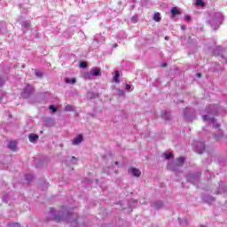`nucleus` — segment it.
<instances>
[{"label": "nucleus", "instance_id": "79ce46f5", "mask_svg": "<svg viewBox=\"0 0 227 227\" xmlns=\"http://www.w3.org/2000/svg\"><path fill=\"white\" fill-rule=\"evenodd\" d=\"M80 68H88V64L84 61H82L80 62V65H79Z\"/></svg>", "mask_w": 227, "mask_h": 227}, {"label": "nucleus", "instance_id": "3c124183", "mask_svg": "<svg viewBox=\"0 0 227 227\" xmlns=\"http://www.w3.org/2000/svg\"><path fill=\"white\" fill-rule=\"evenodd\" d=\"M181 29H182L183 31H185V29H187V27H185V25H183V26H181Z\"/></svg>", "mask_w": 227, "mask_h": 227}, {"label": "nucleus", "instance_id": "2eb2a0df", "mask_svg": "<svg viewBox=\"0 0 227 227\" xmlns=\"http://www.w3.org/2000/svg\"><path fill=\"white\" fill-rule=\"evenodd\" d=\"M79 159L75 156H72L71 158H67L65 160V164L67 166H72L74 164H76L78 162Z\"/></svg>", "mask_w": 227, "mask_h": 227}, {"label": "nucleus", "instance_id": "6e6d98bb", "mask_svg": "<svg viewBox=\"0 0 227 227\" xmlns=\"http://www.w3.org/2000/svg\"><path fill=\"white\" fill-rule=\"evenodd\" d=\"M114 48L118 47V43H115V44L114 45Z\"/></svg>", "mask_w": 227, "mask_h": 227}, {"label": "nucleus", "instance_id": "a878e982", "mask_svg": "<svg viewBox=\"0 0 227 227\" xmlns=\"http://www.w3.org/2000/svg\"><path fill=\"white\" fill-rule=\"evenodd\" d=\"M114 82H120V71L116 70L114 72V76L113 78Z\"/></svg>", "mask_w": 227, "mask_h": 227}, {"label": "nucleus", "instance_id": "a211bd4d", "mask_svg": "<svg viewBox=\"0 0 227 227\" xmlns=\"http://www.w3.org/2000/svg\"><path fill=\"white\" fill-rule=\"evenodd\" d=\"M40 137L35 133H30L28 134V139L30 143H33L34 145L36 144Z\"/></svg>", "mask_w": 227, "mask_h": 227}, {"label": "nucleus", "instance_id": "0eeeda50", "mask_svg": "<svg viewBox=\"0 0 227 227\" xmlns=\"http://www.w3.org/2000/svg\"><path fill=\"white\" fill-rule=\"evenodd\" d=\"M201 200L207 205H212V203H215V197L207 193H202Z\"/></svg>", "mask_w": 227, "mask_h": 227}, {"label": "nucleus", "instance_id": "0e129e2a", "mask_svg": "<svg viewBox=\"0 0 227 227\" xmlns=\"http://www.w3.org/2000/svg\"><path fill=\"white\" fill-rule=\"evenodd\" d=\"M184 223H187V220H184Z\"/></svg>", "mask_w": 227, "mask_h": 227}, {"label": "nucleus", "instance_id": "cd10ccee", "mask_svg": "<svg viewBox=\"0 0 227 227\" xmlns=\"http://www.w3.org/2000/svg\"><path fill=\"white\" fill-rule=\"evenodd\" d=\"M84 79L88 80V81H91V79H93V74L91 73V71L87 72L83 74Z\"/></svg>", "mask_w": 227, "mask_h": 227}, {"label": "nucleus", "instance_id": "39448f33", "mask_svg": "<svg viewBox=\"0 0 227 227\" xmlns=\"http://www.w3.org/2000/svg\"><path fill=\"white\" fill-rule=\"evenodd\" d=\"M182 168H184V166L176 161H172L168 165V169H169V171H173L176 175L182 173Z\"/></svg>", "mask_w": 227, "mask_h": 227}, {"label": "nucleus", "instance_id": "de8ad7c7", "mask_svg": "<svg viewBox=\"0 0 227 227\" xmlns=\"http://www.w3.org/2000/svg\"><path fill=\"white\" fill-rule=\"evenodd\" d=\"M184 20H185L186 22H189V21L192 20V18L191 16L185 14V15H184Z\"/></svg>", "mask_w": 227, "mask_h": 227}, {"label": "nucleus", "instance_id": "a19ab883", "mask_svg": "<svg viewBox=\"0 0 227 227\" xmlns=\"http://www.w3.org/2000/svg\"><path fill=\"white\" fill-rule=\"evenodd\" d=\"M129 207H132V205H137V200L130 199L129 200Z\"/></svg>", "mask_w": 227, "mask_h": 227}, {"label": "nucleus", "instance_id": "4c0bfd02", "mask_svg": "<svg viewBox=\"0 0 227 227\" xmlns=\"http://www.w3.org/2000/svg\"><path fill=\"white\" fill-rule=\"evenodd\" d=\"M25 180H27V182H28V184L31 182V180H33V176L31 174H27L25 176Z\"/></svg>", "mask_w": 227, "mask_h": 227}, {"label": "nucleus", "instance_id": "c03bdc74", "mask_svg": "<svg viewBox=\"0 0 227 227\" xmlns=\"http://www.w3.org/2000/svg\"><path fill=\"white\" fill-rule=\"evenodd\" d=\"M129 3L132 4L130 5L129 10H134V8H136V0H129Z\"/></svg>", "mask_w": 227, "mask_h": 227}, {"label": "nucleus", "instance_id": "4468645a", "mask_svg": "<svg viewBox=\"0 0 227 227\" xmlns=\"http://www.w3.org/2000/svg\"><path fill=\"white\" fill-rule=\"evenodd\" d=\"M128 173L129 175H132V176H136L137 178H139L141 176V170H139L137 168H130L128 169Z\"/></svg>", "mask_w": 227, "mask_h": 227}, {"label": "nucleus", "instance_id": "bf43d9fd", "mask_svg": "<svg viewBox=\"0 0 227 227\" xmlns=\"http://www.w3.org/2000/svg\"><path fill=\"white\" fill-rule=\"evenodd\" d=\"M225 63H226V65H227V57L225 58Z\"/></svg>", "mask_w": 227, "mask_h": 227}, {"label": "nucleus", "instance_id": "13d9d810", "mask_svg": "<svg viewBox=\"0 0 227 227\" xmlns=\"http://www.w3.org/2000/svg\"><path fill=\"white\" fill-rule=\"evenodd\" d=\"M119 10H123V6L120 7Z\"/></svg>", "mask_w": 227, "mask_h": 227}, {"label": "nucleus", "instance_id": "49530a36", "mask_svg": "<svg viewBox=\"0 0 227 227\" xmlns=\"http://www.w3.org/2000/svg\"><path fill=\"white\" fill-rule=\"evenodd\" d=\"M4 82H6V80L4 78L0 77V88H3L4 86Z\"/></svg>", "mask_w": 227, "mask_h": 227}, {"label": "nucleus", "instance_id": "338daca9", "mask_svg": "<svg viewBox=\"0 0 227 227\" xmlns=\"http://www.w3.org/2000/svg\"><path fill=\"white\" fill-rule=\"evenodd\" d=\"M22 68H25V67H24V66H22Z\"/></svg>", "mask_w": 227, "mask_h": 227}, {"label": "nucleus", "instance_id": "864d4df0", "mask_svg": "<svg viewBox=\"0 0 227 227\" xmlns=\"http://www.w3.org/2000/svg\"><path fill=\"white\" fill-rule=\"evenodd\" d=\"M196 77H199V78L201 77V73H197Z\"/></svg>", "mask_w": 227, "mask_h": 227}, {"label": "nucleus", "instance_id": "e433bc0d", "mask_svg": "<svg viewBox=\"0 0 227 227\" xmlns=\"http://www.w3.org/2000/svg\"><path fill=\"white\" fill-rule=\"evenodd\" d=\"M163 155H164L166 160H169L173 157V153H165Z\"/></svg>", "mask_w": 227, "mask_h": 227}, {"label": "nucleus", "instance_id": "7ed1b4c3", "mask_svg": "<svg viewBox=\"0 0 227 227\" xmlns=\"http://www.w3.org/2000/svg\"><path fill=\"white\" fill-rule=\"evenodd\" d=\"M185 178L187 182L192 184V185H197L198 187V184H200L201 179V171L189 172Z\"/></svg>", "mask_w": 227, "mask_h": 227}, {"label": "nucleus", "instance_id": "e2e57ef3", "mask_svg": "<svg viewBox=\"0 0 227 227\" xmlns=\"http://www.w3.org/2000/svg\"><path fill=\"white\" fill-rule=\"evenodd\" d=\"M200 227H207V226H205V225H200Z\"/></svg>", "mask_w": 227, "mask_h": 227}, {"label": "nucleus", "instance_id": "393cba45", "mask_svg": "<svg viewBox=\"0 0 227 227\" xmlns=\"http://www.w3.org/2000/svg\"><path fill=\"white\" fill-rule=\"evenodd\" d=\"M224 137V133H215L213 135L214 139H215V141H221V139H223V137Z\"/></svg>", "mask_w": 227, "mask_h": 227}, {"label": "nucleus", "instance_id": "ddd939ff", "mask_svg": "<svg viewBox=\"0 0 227 227\" xmlns=\"http://www.w3.org/2000/svg\"><path fill=\"white\" fill-rule=\"evenodd\" d=\"M213 56L220 58V59H224V55L223 54V48L221 46H216L213 49Z\"/></svg>", "mask_w": 227, "mask_h": 227}, {"label": "nucleus", "instance_id": "58836bf2", "mask_svg": "<svg viewBox=\"0 0 227 227\" xmlns=\"http://www.w3.org/2000/svg\"><path fill=\"white\" fill-rule=\"evenodd\" d=\"M90 100H93V98H98V93L97 92H91L90 96Z\"/></svg>", "mask_w": 227, "mask_h": 227}, {"label": "nucleus", "instance_id": "7c9ffc66", "mask_svg": "<svg viewBox=\"0 0 227 227\" xmlns=\"http://www.w3.org/2000/svg\"><path fill=\"white\" fill-rule=\"evenodd\" d=\"M196 6H200L201 8L206 6V4L203 0H196L195 2Z\"/></svg>", "mask_w": 227, "mask_h": 227}, {"label": "nucleus", "instance_id": "f704fd0d", "mask_svg": "<svg viewBox=\"0 0 227 227\" xmlns=\"http://www.w3.org/2000/svg\"><path fill=\"white\" fill-rule=\"evenodd\" d=\"M65 111H67V112H68V113L74 112V106L67 105V106H65Z\"/></svg>", "mask_w": 227, "mask_h": 227}, {"label": "nucleus", "instance_id": "4be33fe9", "mask_svg": "<svg viewBox=\"0 0 227 227\" xmlns=\"http://www.w3.org/2000/svg\"><path fill=\"white\" fill-rule=\"evenodd\" d=\"M161 118L166 121H169V120H171V114H169L168 111L161 112Z\"/></svg>", "mask_w": 227, "mask_h": 227}, {"label": "nucleus", "instance_id": "37998d69", "mask_svg": "<svg viewBox=\"0 0 227 227\" xmlns=\"http://www.w3.org/2000/svg\"><path fill=\"white\" fill-rule=\"evenodd\" d=\"M118 95L119 97H125V90L118 89Z\"/></svg>", "mask_w": 227, "mask_h": 227}, {"label": "nucleus", "instance_id": "c756f323", "mask_svg": "<svg viewBox=\"0 0 227 227\" xmlns=\"http://www.w3.org/2000/svg\"><path fill=\"white\" fill-rule=\"evenodd\" d=\"M6 33V23L4 21L0 22V33Z\"/></svg>", "mask_w": 227, "mask_h": 227}, {"label": "nucleus", "instance_id": "f257e3e1", "mask_svg": "<svg viewBox=\"0 0 227 227\" xmlns=\"http://www.w3.org/2000/svg\"><path fill=\"white\" fill-rule=\"evenodd\" d=\"M47 221H54L55 223H61L65 221L67 224L71 226H79V216L75 213H71L70 211L56 210L54 207H50L49 212L46 215Z\"/></svg>", "mask_w": 227, "mask_h": 227}, {"label": "nucleus", "instance_id": "1a4fd4ad", "mask_svg": "<svg viewBox=\"0 0 227 227\" xmlns=\"http://www.w3.org/2000/svg\"><path fill=\"white\" fill-rule=\"evenodd\" d=\"M32 95H33V87H31V85L29 84H27V86L23 90L21 97H23L24 98H29V97H31Z\"/></svg>", "mask_w": 227, "mask_h": 227}, {"label": "nucleus", "instance_id": "20e7f679", "mask_svg": "<svg viewBox=\"0 0 227 227\" xmlns=\"http://www.w3.org/2000/svg\"><path fill=\"white\" fill-rule=\"evenodd\" d=\"M183 116L186 121L196 120V110L194 108H185L183 112Z\"/></svg>", "mask_w": 227, "mask_h": 227}, {"label": "nucleus", "instance_id": "5701e85b", "mask_svg": "<svg viewBox=\"0 0 227 227\" xmlns=\"http://www.w3.org/2000/svg\"><path fill=\"white\" fill-rule=\"evenodd\" d=\"M8 148L12 152H17V141H11L9 143Z\"/></svg>", "mask_w": 227, "mask_h": 227}, {"label": "nucleus", "instance_id": "09e8293b", "mask_svg": "<svg viewBox=\"0 0 227 227\" xmlns=\"http://www.w3.org/2000/svg\"><path fill=\"white\" fill-rule=\"evenodd\" d=\"M126 90H127V91H132V86L130 84L127 83Z\"/></svg>", "mask_w": 227, "mask_h": 227}, {"label": "nucleus", "instance_id": "f3484780", "mask_svg": "<svg viewBox=\"0 0 227 227\" xmlns=\"http://www.w3.org/2000/svg\"><path fill=\"white\" fill-rule=\"evenodd\" d=\"M153 208H154V210H160V208H164V202H162L161 200H157L154 201L152 204Z\"/></svg>", "mask_w": 227, "mask_h": 227}, {"label": "nucleus", "instance_id": "aec40b11", "mask_svg": "<svg viewBox=\"0 0 227 227\" xmlns=\"http://www.w3.org/2000/svg\"><path fill=\"white\" fill-rule=\"evenodd\" d=\"M90 73L92 74V75L94 77H99V75H102V72H101L100 68H98V67H93L90 70Z\"/></svg>", "mask_w": 227, "mask_h": 227}, {"label": "nucleus", "instance_id": "f03ea898", "mask_svg": "<svg viewBox=\"0 0 227 227\" xmlns=\"http://www.w3.org/2000/svg\"><path fill=\"white\" fill-rule=\"evenodd\" d=\"M223 20H224V17L221 12H215L213 17L209 20V25L215 31L219 29V26L223 24Z\"/></svg>", "mask_w": 227, "mask_h": 227}, {"label": "nucleus", "instance_id": "c85d7f7f", "mask_svg": "<svg viewBox=\"0 0 227 227\" xmlns=\"http://www.w3.org/2000/svg\"><path fill=\"white\" fill-rule=\"evenodd\" d=\"M65 82L67 84H75V82H77V80L75 78H66Z\"/></svg>", "mask_w": 227, "mask_h": 227}, {"label": "nucleus", "instance_id": "473e14b6", "mask_svg": "<svg viewBox=\"0 0 227 227\" xmlns=\"http://www.w3.org/2000/svg\"><path fill=\"white\" fill-rule=\"evenodd\" d=\"M35 77H39L40 79H42V77H43V72H42L38 69H35Z\"/></svg>", "mask_w": 227, "mask_h": 227}, {"label": "nucleus", "instance_id": "9b49d317", "mask_svg": "<svg viewBox=\"0 0 227 227\" xmlns=\"http://www.w3.org/2000/svg\"><path fill=\"white\" fill-rule=\"evenodd\" d=\"M202 119L204 121H211L213 124V127L215 129H220L221 125L216 123L215 118V117H209L208 115H202Z\"/></svg>", "mask_w": 227, "mask_h": 227}, {"label": "nucleus", "instance_id": "052dcab7", "mask_svg": "<svg viewBox=\"0 0 227 227\" xmlns=\"http://www.w3.org/2000/svg\"><path fill=\"white\" fill-rule=\"evenodd\" d=\"M36 168H40V166H38V164L35 165Z\"/></svg>", "mask_w": 227, "mask_h": 227}, {"label": "nucleus", "instance_id": "dca6fc26", "mask_svg": "<svg viewBox=\"0 0 227 227\" xmlns=\"http://www.w3.org/2000/svg\"><path fill=\"white\" fill-rule=\"evenodd\" d=\"M82 141H84V137L82 136V134H80L74 138L72 145H74V146H77V145L82 144Z\"/></svg>", "mask_w": 227, "mask_h": 227}, {"label": "nucleus", "instance_id": "423d86ee", "mask_svg": "<svg viewBox=\"0 0 227 227\" xmlns=\"http://www.w3.org/2000/svg\"><path fill=\"white\" fill-rule=\"evenodd\" d=\"M193 149L196 153H204L205 152V142L196 141L193 143Z\"/></svg>", "mask_w": 227, "mask_h": 227}, {"label": "nucleus", "instance_id": "2f4dec72", "mask_svg": "<svg viewBox=\"0 0 227 227\" xmlns=\"http://www.w3.org/2000/svg\"><path fill=\"white\" fill-rule=\"evenodd\" d=\"M49 109L51 114L58 113V106H56L55 105H50Z\"/></svg>", "mask_w": 227, "mask_h": 227}, {"label": "nucleus", "instance_id": "412c9836", "mask_svg": "<svg viewBox=\"0 0 227 227\" xmlns=\"http://www.w3.org/2000/svg\"><path fill=\"white\" fill-rule=\"evenodd\" d=\"M182 12L178 10V7H172L170 10V15L171 17H176V15H181Z\"/></svg>", "mask_w": 227, "mask_h": 227}, {"label": "nucleus", "instance_id": "6e6552de", "mask_svg": "<svg viewBox=\"0 0 227 227\" xmlns=\"http://www.w3.org/2000/svg\"><path fill=\"white\" fill-rule=\"evenodd\" d=\"M205 112L207 114H206L207 116H208V114L215 116L217 114V106L215 105L207 106L205 108Z\"/></svg>", "mask_w": 227, "mask_h": 227}, {"label": "nucleus", "instance_id": "9d476101", "mask_svg": "<svg viewBox=\"0 0 227 227\" xmlns=\"http://www.w3.org/2000/svg\"><path fill=\"white\" fill-rule=\"evenodd\" d=\"M213 72L214 73L217 72L218 74H223V72H224V63L215 62L214 67H213Z\"/></svg>", "mask_w": 227, "mask_h": 227}, {"label": "nucleus", "instance_id": "ea45409f", "mask_svg": "<svg viewBox=\"0 0 227 227\" xmlns=\"http://www.w3.org/2000/svg\"><path fill=\"white\" fill-rule=\"evenodd\" d=\"M41 189H42V191H47V189H49V183H43L41 185Z\"/></svg>", "mask_w": 227, "mask_h": 227}, {"label": "nucleus", "instance_id": "c9c22d12", "mask_svg": "<svg viewBox=\"0 0 227 227\" xmlns=\"http://www.w3.org/2000/svg\"><path fill=\"white\" fill-rule=\"evenodd\" d=\"M138 20H139V16H137V14L131 17V22H133V24H137Z\"/></svg>", "mask_w": 227, "mask_h": 227}, {"label": "nucleus", "instance_id": "72a5a7b5", "mask_svg": "<svg viewBox=\"0 0 227 227\" xmlns=\"http://www.w3.org/2000/svg\"><path fill=\"white\" fill-rule=\"evenodd\" d=\"M175 162H177V164H182V166H184V163L185 162V158L184 156H181Z\"/></svg>", "mask_w": 227, "mask_h": 227}, {"label": "nucleus", "instance_id": "f8f14e48", "mask_svg": "<svg viewBox=\"0 0 227 227\" xmlns=\"http://www.w3.org/2000/svg\"><path fill=\"white\" fill-rule=\"evenodd\" d=\"M44 127H54L56 125V119L51 117H45L43 120Z\"/></svg>", "mask_w": 227, "mask_h": 227}, {"label": "nucleus", "instance_id": "6ab92c4d", "mask_svg": "<svg viewBox=\"0 0 227 227\" xmlns=\"http://www.w3.org/2000/svg\"><path fill=\"white\" fill-rule=\"evenodd\" d=\"M94 42L96 43H104L106 42V37H104L102 35L98 34L94 36Z\"/></svg>", "mask_w": 227, "mask_h": 227}, {"label": "nucleus", "instance_id": "4d7b16f0", "mask_svg": "<svg viewBox=\"0 0 227 227\" xmlns=\"http://www.w3.org/2000/svg\"><path fill=\"white\" fill-rule=\"evenodd\" d=\"M118 4H119V5H121V1H119V2H118Z\"/></svg>", "mask_w": 227, "mask_h": 227}, {"label": "nucleus", "instance_id": "680f3d73", "mask_svg": "<svg viewBox=\"0 0 227 227\" xmlns=\"http://www.w3.org/2000/svg\"><path fill=\"white\" fill-rule=\"evenodd\" d=\"M165 40H168V36L165 37Z\"/></svg>", "mask_w": 227, "mask_h": 227}, {"label": "nucleus", "instance_id": "b1692460", "mask_svg": "<svg viewBox=\"0 0 227 227\" xmlns=\"http://www.w3.org/2000/svg\"><path fill=\"white\" fill-rule=\"evenodd\" d=\"M153 20L155 22H160L162 20V18L160 17V12H155L153 17Z\"/></svg>", "mask_w": 227, "mask_h": 227}, {"label": "nucleus", "instance_id": "a18cd8bd", "mask_svg": "<svg viewBox=\"0 0 227 227\" xmlns=\"http://www.w3.org/2000/svg\"><path fill=\"white\" fill-rule=\"evenodd\" d=\"M8 227H20V223H8Z\"/></svg>", "mask_w": 227, "mask_h": 227}, {"label": "nucleus", "instance_id": "bb28decb", "mask_svg": "<svg viewBox=\"0 0 227 227\" xmlns=\"http://www.w3.org/2000/svg\"><path fill=\"white\" fill-rule=\"evenodd\" d=\"M20 24L23 29H29V27H31V23L28 21H21Z\"/></svg>", "mask_w": 227, "mask_h": 227}, {"label": "nucleus", "instance_id": "8fccbe9b", "mask_svg": "<svg viewBox=\"0 0 227 227\" xmlns=\"http://www.w3.org/2000/svg\"><path fill=\"white\" fill-rule=\"evenodd\" d=\"M4 95H5L4 91L0 90V102L1 100H3V98H4Z\"/></svg>", "mask_w": 227, "mask_h": 227}, {"label": "nucleus", "instance_id": "5fc2aeb1", "mask_svg": "<svg viewBox=\"0 0 227 227\" xmlns=\"http://www.w3.org/2000/svg\"><path fill=\"white\" fill-rule=\"evenodd\" d=\"M118 164H120L118 161H115V162H114V165H115V166H118Z\"/></svg>", "mask_w": 227, "mask_h": 227}, {"label": "nucleus", "instance_id": "69168bd1", "mask_svg": "<svg viewBox=\"0 0 227 227\" xmlns=\"http://www.w3.org/2000/svg\"><path fill=\"white\" fill-rule=\"evenodd\" d=\"M82 227H86V224H83Z\"/></svg>", "mask_w": 227, "mask_h": 227}, {"label": "nucleus", "instance_id": "603ef678", "mask_svg": "<svg viewBox=\"0 0 227 227\" xmlns=\"http://www.w3.org/2000/svg\"><path fill=\"white\" fill-rule=\"evenodd\" d=\"M161 67H162L163 68H166V67H168V64L163 63V64L161 65Z\"/></svg>", "mask_w": 227, "mask_h": 227}]
</instances>
